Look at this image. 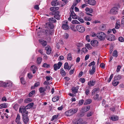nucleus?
<instances>
[{
    "label": "nucleus",
    "mask_w": 124,
    "mask_h": 124,
    "mask_svg": "<svg viewBox=\"0 0 124 124\" xmlns=\"http://www.w3.org/2000/svg\"><path fill=\"white\" fill-rule=\"evenodd\" d=\"M84 102V100L83 99L80 100L79 101V103H78L79 105H82Z\"/></svg>",
    "instance_id": "603ef678"
},
{
    "label": "nucleus",
    "mask_w": 124,
    "mask_h": 124,
    "mask_svg": "<svg viewBox=\"0 0 124 124\" xmlns=\"http://www.w3.org/2000/svg\"><path fill=\"white\" fill-rule=\"evenodd\" d=\"M28 76L29 79L33 77V76L31 73H28Z\"/></svg>",
    "instance_id": "6e6d98bb"
},
{
    "label": "nucleus",
    "mask_w": 124,
    "mask_h": 124,
    "mask_svg": "<svg viewBox=\"0 0 124 124\" xmlns=\"http://www.w3.org/2000/svg\"><path fill=\"white\" fill-rule=\"evenodd\" d=\"M42 66L45 68H49L50 67V65L49 64H47L46 63H44L43 64Z\"/></svg>",
    "instance_id": "37998d69"
},
{
    "label": "nucleus",
    "mask_w": 124,
    "mask_h": 124,
    "mask_svg": "<svg viewBox=\"0 0 124 124\" xmlns=\"http://www.w3.org/2000/svg\"><path fill=\"white\" fill-rule=\"evenodd\" d=\"M34 8L37 10H39V7L38 5H35L34 7Z\"/></svg>",
    "instance_id": "e2e57ef3"
},
{
    "label": "nucleus",
    "mask_w": 124,
    "mask_h": 124,
    "mask_svg": "<svg viewBox=\"0 0 124 124\" xmlns=\"http://www.w3.org/2000/svg\"><path fill=\"white\" fill-rule=\"evenodd\" d=\"M59 9V8L57 7H53L50 8V10L53 11H55L56 10H58Z\"/></svg>",
    "instance_id": "aec40b11"
},
{
    "label": "nucleus",
    "mask_w": 124,
    "mask_h": 124,
    "mask_svg": "<svg viewBox=\"0 0 124 124\" xmlns=\"http://www.w3.org/2000/svg\"><path fill=\"white\" fill-rule=\"evenodd\" d=\"M78 87H73L71 89L72 92L74 93H76L78 92Z\"/></svg>",
    "instance_id": "6ab92c4d"
},
{
    "label": "nucleus",
    "mask_w": 124,
    "mask_h": 124,
    "mask_svg": "<svg viewBox=\"0 0 124 124\" xmlns=\"http://www.w3.org/2000/svg\"><path fill=\"white\" fill-rule=\"evenodd\" d=\"M77 30L80 32L83 33L85 31V28L80 25H78L76 27Z\"/></svg>",
    "instance_id": "20e7f679"
},
{
    "label": "nucleus",
    "mask_w": 124,
    "mask_h": 124,
    "mask_svg": "<svg viewBox=\"0 0 124 124\" xmlns=\"http://www.w3.org/2000/svg\"><path fill=\"white\" fill-rule=\"evenodd\" d=\"M45 33L47 36H48L50 35H52V31L49 29L46 30Z\"/></svg>",
    "instance_id": "ddd939ff"
},
{
    "label": "nucleus",
    "mask_w": 124,
    "mask_h": 124,
    "mask_svg": "<svg viewBox=\"0 0 124 124\" xmlns=\"http://www.w3.org/2000/svg\"><path fill=\"white\" fill-rule=\"evenodd\" d=\"M91 36H92L93 37H95L96 36H97V34L96 33L94 32H93L92 33L90 34Z\"/></svg>",
    "instance_id": "69168bd1"
},
{
    "label": "nucleus",
    "mask_w": 124,
    "mask_h": 124,
    "mask_svg": "<svg viewBox=\"0 0 124 124\" xmlns=\"http://www.w3.org/2000/svg\"><path fill=\"white\" fill-rule=\"evenodd\" d=\"M37 68L36 66L34 65H32L31 66V70L33 71V74L35 73L36 71L35 70V69Z\"/></svg>",
    "instance_id": "cd10ccee"
},
{
    "label": "nucleus",
    "mask_w": 124,
    "mask_h": 124,
    "mask_svg": "<svg viewBox=\"0 0 124 124\" xmlns=\"http://www.w3.org/2000/svg\"><path fill=\"white\" fill-rule=\"evenodd\" d=\"M39 42L43 46H46L47 44V42L43 40L40 39L39 40Z\"/></svg>",
    "instance_id": "4468645a"
},
{
    "label": "nucleus",
    "mask_w": 124,
    "mask_h": 124,
    "mask_svg": "<svg viewBox=\"0 0 124 124\" xmlns=\"http://www.w3.org/2000/svg\"><path fill=\"white\" fill-rule=\"evenodd\" d=\"M106 38L108 40L112 41L115 40V37L112 34H109L107 36Z\"/></svg>",
    "instance_id": "0eeeda50"
},
{
    "label": "nucleus",
    "mask_w": 124,
    "mask_h": 124,
    "mask_svg": "<svg viewBox=\"0 0 124 124\" xmlns=\"http://www.w3.org/2000/svg\"><path fill=\"white\" fill-rule=\"evenodd\" d=\"M32 101V99L30 98H27L25 99L24 101L25 103H28Z\"/></svg>",
    "instance_id": "4c0bfd02"
},
{
    "label": "nucleus",
    "mask_w": 124,
    "mask_h": 124,
    "mask_svg": "<svg viewBox=\"0 0 124 124\" xmlns=\"http://www.w3.org/2000/svg\"><path fill=\"white\" fill-rule=\"evenodd\" d=\"M28 109V108H26L23 107L22 108H20L19 111L22 114V116L23 114H25V115H27L28 114V112L26 111V108Z\"/></svg>",
    "instance_id": "423d86ee"
},
{
    "label": "nucleus",
    "mask_w": 124,
    "mask_h": 124,
    "mask_svg": "<svg viewBox=\"0 0 124 124\" xmlns=\"http://www.w3.org/2000/svg\"><path fill=\"white\" fill-rule=\"evenodd\" d=\"M95 64V62L94 61H93L90 63L88 65V66L89 67L91 66L92 65H93V66H95L94 65Z\"/></svg>",
    "instance_id": "8fccbe9b"
},
{
    "label": "nucleus",
    "mask_w": 124,
    "mask_h": 124,
    "mask_svg": "<svg viewBox=\"0 0 124 124\" xmlns=\"http://www.w3.org/2000/svg\"><path fill=\"white\" fill-rule=\"evenodd\" d=\"M65 115L67 116H70L72 115L70 110L66 111L65 113Z\"/></svg>",
    "instance_id": "bb28decb"
},
{
    "label": "nucleus",
    "mask_w": 124,
    "mask_h": 124,
    "mask_svg": "<svg viewBox=\"0 0 124 124\" xmlns=\"http://www.w3.org/2000/svg\"><path fill=\"white\" fill-rule=\"evenodd\" d=\"M59 12L58 11H53L50 13V14H51L52 15H59Z\"/></svg>",
    "instance_id": "2f4dec72"
},
{
    "label": "nucleus",
    "mask_w": 124,
    "mask_h": 124,
    "mask_svg": "<svg viewBox=\"0 0 124 124\" xmlns=\"http://www.w3.org/2000/svg\"><path fill=\"white\" fill-rule=\"evenodd\" d=\"M100 91V89L99 88H96L93 90V91L95 93H98Z\"/></svg>",
    "instance_id": "f704fd0d"
},
{
    "label": "nucleus",
    "mask_w": 124,
    "mask_h": 124,
    "mask_svg": "<svg viewBox=\"0 0 124 124\" xmlns=\"http://www.w3.org/2000/svg\"><path fill=\"white\" fill-rule=\"evenodd\" d=\"M89 4L92 5H94L95 4V1L94 0H90Z\"/></svg>",
    "instance_id": "473e14b6"
},
{
    "label": "nucleus",
    "mask_w": 124,
    "mask_h": 124,
    "mask_svg": "<svg viewBox=\"0 0 124 124\" xmlns=\"http://www.w3.org/2000/svg\"><path fill=\"white\" fill-rule=\"evenodd\" d=\"M90 107L88 106L86 107H85L83 108L82 111L83 112H85L88 111L90 109Z\"/></svg>",
    "instance_id": "4be33fe9"
},
{
    "label": "nucleus",
    "mask_w": 124,
    "mask_h": 124,
    "mask_svg": "<svg viewBox=\"0 0 124 124\" xmlns=\"http://www.w3.org/2000/svg\"><path fill=\"white\" fill-rule=\"evenodd\" d=\"M85 93L87 95H88L90 93V91L88 89H86L85 91Z\"/></svg>",
    "instance_id": "338daca9"
},
{
    "label": "nucleus",
    "mask_w": 124,
    "mask_h": 124,
    "mask_svg": "<svg viewBox=\"0 0 124 124\" xmlns=\"http://www.w3.org/2000/svg\"><path fill=\"white\" fill-rule=\"evenodd\" d=\"M71 113L73 115V114L76 113L78 111V109H77L72 108L70 109Z\"/></svg>",
    "instance_id": "a878e982"
},
{
    "label": "nucleus",
    "mask_w": 124,
    "mask_h": 124,
    "mask_svg": "<svg viewBox=\"0 0 124 124\" xmlns=\"http://www.w3.org/2000/svg\"><path fill=\"white\" fill-rule=\"evenodd\" d=\"M48 21H49V23H55L56 22V20L53 17L50 18L48 19Z\"/></svg>",
    "instance_id": "2eb2a0df"
},
{
    "label": "nucleus",
    "mask_w": 124,
    "mask_h": 124,
    "mask_svg": "<svg viewBox=\"0 0 124 124\" xmlns=\"http://www.w3.org/2000/svg\"><path fill=\"white\" fill-rule=\"evenodd\" d=\"M21 119L20 116L18 114H17V117L16 118L15 122H20V120Z\"/></svg>",
    "instance_id": "7c9ffc66"
},
{
    "label": "nucleus",
    "mask_w": 124,
    "mask_h": 124,
    "mask_svg": "<svg viewBox=\"0 0 124 124\" xmlns=\"http://www.w3.org/2000/svg\"><path fill=\"white\" fill-rule=\"evenodd\" d=\"M12 85V84L10 82H1L0 83V87L3 86L6 87L7 86L11 87Z\"/></svg>",
    "instance_id": "39448f33"
},
{
    "label": "nucleus",
    "mask_w": 124,
    "mask_h": 124,
    "mask_svg": "<svg viewBox=\"0 0 124 124\" xmlns=\"http://www.w3.org/2000/svg\"><path fill=\"white\" fill-rule=\"evenodd\" d=\"M39 90L40 93H44L45 91H46V89L45 88L40 87L39 88Z\"/></svg>",
    "instance_id": "b1692460"
},
{
    "label": "nucleus",
    "mask_w": 124,
    "mask_h": 124,
    "mask_svg": "<svg viewBox=\"0 0 124 124\" xmlns=\"http://www.w3.org/2000/svg\"><path fill=\"white\" fill-rule=\"evenodd\" d=\"M23 122L25 124H27L29 120V119L27 115H25V114H23Z\"/></svg>",
    "instance_id": "6e6552de"
},
{
    "label": "nucleus",
    "mask_w": 124,
    "mask_h": 124,
    "mask_svg": "<svg viewBox=\"0 0 124 124\" xmlns=\"http://www.w3.org/2000/svg\"><path fill=\"white\" fill-rule=\"evenodd\" d=\"M54 25L53 23H47L46 24L45 28H50L51 29H53L54 28Z\"/></svg>",
    "instance_id": "1a4fd4ad"
},
{
    "label": "nucleus",
    "mask_w": 124,
    "mask_h": 124,
    "mask_svg": "<svg viewBox=\"0 0 124 124\" xmlns=\"http://www.w3.org/2000/svg\"><path fill=\"white\" fill-rule=\"evenodd\" d=\"M40 85V83L39 82H38L35 83L34 85V87H37Z\"/></svg>",
    "instance_id": "680f3d73"
},
{
    "label": "nucleus",
    "mask_w": 124,
    "mask_h": 124,
    "mask_svg": "<svg viewBox=\"0 0 124 124\" xmlns=\"http://www.w3.org/2000/svg\"><path fill=\"white\" fill-rule=\"evenodd\" d=\"M96 66H93L92 69L91 70H90L89 71V74L90 75H93L95 71Z\"/></svg>",
    "instance_id": "f8f14e48"
},
{
    "label": "nucleus",
    "mask_w": 124,
    "mask_h": 124,
    "mask_svg": "<svg viewBox=\"0 0 124 124\" xmlns=\"http://www.w3.org/2000/svg\"><path fill=\"white\" fill-rule=\"evenodd\" d=\"M120 27V25L119 24L116 23V24L115 28L116 29H118Z\"/></svg>",
    "instance_id": "774afa93"
},
{
    "label": "nucleus",
    "mask_w": 124,
    "mask_h": 124,
    "mask_svg": "<svg viewBox=\"0 0 124 124\" xmlns=\"http://www.w3.org/2000/svg\"><path fill=\"white\" fill-rule=\"evenodd\" d=\"M114 56L116 57L118 56V53L117 51L116 50H114L112 54Z\"/></svg>",
    "instance_id": "e433bc0d"
},
{
    "label": "nucleus",
    "mask_w": 124,
    "mask_h": 124,
    "mask_svg": "<svg viewBox=\"0 0 124 124\" xmlns=\"http://www.w3.org/2000/svg\"><path fill=\"white\" fill-rule=\"evenodd\" d=\"M119 83V82L116 81V80L114 79L112 82L113 85L115 86L117 85Z\"/></svg>",
    "instance_id": "c756f323"
},
{
    "label": "nucleus",
    "mask_w": 124,
    "mask_h": 124,
    "mask_svg": "<svg viewBox=\"0 0 124 124\" xmlns=\"http://www.w3.org/2000/svg\"><path fill=\"white\" fill-rule=\"evenodd\" d=\"M67 59L69 60H71L72 59L71 55L70 53H69L68 54L67 57Z\"/></svg>",
    "instance_id": "c03bdc74"
},
{
    "label": "nucleus",
    "mask_w": 124,
    "mask_h": 124,
    "mask_svg": "<svg viewBox=\"0 0 124 124\" xmlns=\"http://www.w3.org/2000/svg\"><path fill=\"white\" fill-rule=\"evenodd\" d=\"M99 95L96 94V95H95L94 97H93V98L94 100H101V97H99Z\"/></svg>",
    "instance_id": "412c9836"
},
{
    "label": "nucleus",
    "mask_w": 124,
    "mask_h": 124,
    "mask_svg": "<svg viewBox=\"0 0 124 124\" xmlns=\"http://www.w3.org/2000/svg\"><path fill=\"white\" fill-rule=\"evenodd\" d=\"M42 59L40 57H39L37 58V62L38 64H40L42 60Z\"/></svg>",
    "instance_id": "ea45409f"
},
{
    "label": "nucleus",
    "mask_w": 124,
    "mask_h": 124,
    "mask_svg": "<svg viewBox=\"0 0 124 124\" xmlns=\"http://www.w3.org/2000/svg\"><path fill=\"white\" fill-rule=\"evenodd\" d=\"M92 102V100L91 99H89L86 100L84 104L85 105H86L87 104H89L91 103Z\"/></svg>",
    "instance_id": "393cba45"
},
{
    "label": "nucleus",
    "mask_w": 124,
    "mask_h": 124,
    "mask_svg": "<svg viewBox=\"0 0 124 124\" xmlns=\"http://www.w3.org/2000/svg\"><path fill=\"white\" fill-rule=\"evenodd\" d=\"M85 47L88 49L90 50L92 47V46L89 44H87L85 45Z\"/></svg>",
    "instance_id": "de8ad7c7"
},
{
    "label": "nucleus",
    "mask_w": 124,
    "mask_h": 124,
    "mask_svg": "<svg viewBox=\"0 0 124 124\" xmlns=\"http://www.w3.org/2000/svg\"><path fill=\"white\" fill-rule=\"evenodd\" d=\"M111 120L113 121H116L118 119V117L117 116H112L110 117Z\"/></svg>",
    "instance_id": "dca6fc26"
},
{
    "label": "nucleus",
    "mask_w": 124,
    "mask_h": 124,
    "mask_svg": "<svg viewBox=\"0 0 124 124\" xmlns=\"http://www.w3.org/2000/svg\"><path fill=\"white\" fill-rule=\"evenodd\" d=\"M71 13L70 15V16H71L73 19H77L76 18L77 16L76 14L74 13L73 11H70Z\"/></svg>",
    "instance_id": "f3484780"
},
{
    "label": "nucleus",
    "mask_w": 124,
    "mask_h": 124,
    "mask_svg": "<svg viewBox=\"0 0 124 124\" xmlns=\"http://www.w3.org/2000/svg\"><path fill=\"white\" fill-rule=\"evenodd\" d=\"M35 90H33L31 91L29 94V96L31 97L35 93Z\"/></svg>",
    "instance_id": "09e8293b"
},
{
    "label": "nucleus",
    "mask_w": 124,
    "mask_h": 124,
    "mask_svg": "<svg viewBox=\"0 0 124 124\" xmlns=\"http://www.w3.org/2000/svg\"><path fill=\"white\" fill-rule=\"evenodd\" d=\"M106 35L103 32H98L97 34V37L100 41H103L105 39Z\"/></svg>",
    "instance_id": "f257e3e1"
},
{
    "label": "nucleus",
    "mask_w": 124,
    "mask_h": 124,
    "mask_svg": "<svg viewBox=\"0 0 124 124\" xmlns=\"http://www.w3.org/2000/svg\"><path fill=\"white\" fill-rule=\"evenodd\" d=\"M98 42L97 40H93L91 41V44L93 46L96 47L98 46Z\"/></svg>",
    "instance_id": "9d476101"
},
{
    "label": "nucleus",
    "mask_w": 124,
    "mask_h": 124,
    "mask_svg": "<svg viewBox=\"0 0 124 124\" xmlns=\"http://www.w3.org/2000/svg\"><path fill=\"white\" fill-rule=\"evenodd\" d=\"M71 29L74 31H76L75 26H71Z\"/></svg>",
    "instance_id": "4d7b16f0"
},
{
    "label": "nucleus",
    "mask_w": 124,
    "mask_h": 124,
    "mask_svg": "<svg viewBox=\"0 0 124 124\" xmlns=\"http://www.w3.org/2000/svg\"><path fill=\"white\" fill-rule=\"evenodd\" d=\"M95 81L94 80H91L88 83V85L89 86H93L95 84Z\"/></svg>",
    "instance_id": "a211bd4d"
},
{
    "label": "nucleus",
    "mask_w": 124,
    "mask_h": 124,
    "mask_svg": "<svg viewBox=\"0 0 124 124\" xmlns=\"http://www.w3.org/2000/svg\"><path fill=\"white\" fill-rule=\"evenodd\" d=\"M79 81L81 82L82 83H83L85 82V80L84 78H81L79 79Z\"/></svg>",
    "instance_id": "bf43d9fd"
},
{
    "label": "nucleus",
    "mask_w": 124,
    "mask_h": 124,
    "mask_svg": "<svg viewBox=\"0 0 124 124\" xmlns=\"http://www.w3.org/2000/svg\"><path fill=\"white\" fill-rule=\"evenodd\" d=\"M82 119H79L77 121L76 123H75V124H83V123L84 122H82Z\"/></svg>",
    "instance_id": "72a5a7b5"
},
{
    "label": "nucleus",
    "mask_w": 124,
    "mask_h": 124,
    "mask_svg": "<svg viewBox=\"0 0 124 124\" xmlns=\"http://www.w3.org/2000/svg\"><path fill=\"white\" fill-rule=\"evenodd\" d=\"M51 4L52 6H55L58 5L57 3V0H54L52 1L51 3Z\"/></svg>",
    "instance_id": "c85d7f7f"
},
{
    "label": "nucleus",
    "mask_w": 124,
    "mask_h": 124,
    "mask_svg": "<svg viewBox=\"0 0 124 124\" xmlns=\"http://www.w3.org/2000/svg\"><path fill=\"white\" fill-rule=\"evenodd\" d=\"M19 106L17 104H16L13 106V108L15 110H17L18 109Z\"/></svg>",
    "instance_id": "49530a36"
},
{
    "label": "nucleus",
    "mask_w": 124,
    "mask_h": 124,
    "mask_svg": "<svg viewBox=\"0 0 124 124\" xmlns=\"http://www.w3.org/2000/svg\"><path fill=\"white\" fill-rule=\"evenodd\" d=\"M59 99V96H56L52 98V100L53 102H55L58 101Z\"/></svg>",
    "instance_id": "5701e85b"
},
{
    "label": "nucleus",
    "mask_w": 124,
    "mask_h": 124,
    "mask_svg": "<svg viewBox=\"0 0 124 124\" xmlns=\"http://www.w3.org/2000/svg\"><path fill=\"white\" fill-rule=\"evenodd\" d=\"M34 105L33 103H29V104L27 105L26 107V108H31Z\"/></svg>",
    "instance_id": "58836bf2"
},
{
    "label": "nucleus",
    "mask_w": 124,
    "mask_h": 124,
    "mask_svg": "<svg viewBox=\"0 0 124 124\" xmlns=\"http://www.w3.org/2000/svg\"><path fill=\"white\" fill-rule=\"evenodd\" d=\"M64 68L65 69H68L69 68L68 64L67 62L65 63L64 65Z\"/></svg>",
    "instance_id": "79ce46f5"
},
{
    "label": "nucleus",
    "mask_w": 124,
    "mask_h": 124,
    "mask_svg": "<svg viewBox=\"0 0 124 124\" xmlns=\"http://www.w3.org/2000/svg\"><path fill=\"white\" fill-rule=\"evenodd\" d=\"M118 40L120 41L123 42L124 41V39L123 37H120L119 38Z\"/></svg>",
    "instance_id": "13d9d810"
},
{
    "label": "nucleus",
    "mask_w": 124,
    "mask_h": 124,
    "mask_svg": "<svg viewBox=\"0 0 124 124\" xmlns=\"http://www.w3.org/2000/svg\"><path fill=\"white\" fill-rule=\"evenodd\" d=\"M46 50V53L48 54H49L51 52V48L49 46L47 45L45 48Z\"/></svg>",
    "instance_id": "9b49d317"
},
{
    "label": "nucleus",
    "mask_w": 124,
    "mask_h": 124,
    "mask_svg": "<svg viewBox=\"0 0 124 124\" xmlns=\"http://www.w3.org/2000/svg\"><path fill=\"white\" fill-rule=\"evenodd\" d=\"M120 5L118 4L116 6V7L112 8L110 10V13L112 15H116L118 13V9L120 7Z\"/></svg>",
    "instance_id": "f03ea898"
},
{
    "label": "nucleus",
    "mask_w": 124,
    "mask_h": 124,
    "mask_svg": "<svg viewBox=\"0 0 124 124\" xmlns=\"http://www.w3.org/2000/svg\"><path fill=\"white\" fill-rule=\"evenodd\" d=\"M62 63L61 62H59L57 64L58 65V66L57 67L58 68V69H59L61 67V66L62 65Z\"/></svg>",
    "instance_id": "864d4df0"
},
{
    "label": "nucleus",
    "mask_w": 124,
    "mask_h": 124,
    "mask_svg": "<svg viewBox=\"0 0 124 124\" xmlns=\"http://www.w3.org/2000/svg\"><path fill=\"white\" fill-rule=\"evenodd\" d=\"M62 29L66 30H68L69 29L68 25V22L67 21H63L62 23Z\"/></svg>",
    "instance_id": "7ed1b4c3"
},
{
    "label": "nucleus",
    "mask_w": 124,
    "mask_h": 124,
    "mask_svg": "<svg viewBox=\"0 0 124 124\" xmlns=\"http://www.w3.org/2000/svg\"><path fill=\"white\" fill-rule=\"evenodd\" d=\"M58 117V115H56L53 116L51 120L52 121H53L54 119H56Z\"/></svg>",
    "instance_id": "3c124183"
},
{
    "label": "nucleus",
    "mask_w": 124,
    "mask_h": 124,
    "mask_svg": "<svg viewBox=\"0 0 124 124\" xmlns=\"http://www.w3.org/2000/svg\"><path fill=\"white\" fill-rule=\"evenodd\" d=\"M56 64H54V69L55 70H56L58 69Z\"/></svg>",
    "instance_id": "0e129e2a"
},
{
    "label": "nucleus",
    "mask_w": 124,
    "mask_h": 124,
    "mask_svg": "<svg viewBox=\"0 0 124 124\" xmlns=\"http://www.w3.org/2000/svg\"><path fill=\"white\" fill-rule=\"evenodd\" d=\"M71 23L73 24H79L80 23L77 20H74L72 21Z\"/></svg>",
    "instance_id": "a18cd8bd"
},
{
    "label": "nucleus",
    "mask_w": 124,
    "mask_h": 124,
    "mask_svg": "<svg viewBox=\"0 0 124 124\" xmlns=\"http://www.w3.org/2000/svg\"><path fill=\"white\" fill-rule=\"evenodd\" d=\"M69 37V35L67 33H65L63 35L64 38L67 39Z\"/></svg>",
    "instance_id": "5fc2aeb1"
},
{
    "label": "nucleus",
    "mask_w": 124,
    "mask_h": 124,
    "mask_svg": "<svg viewBox=\"0 0 124 124\" xmlns=\"http://www.w3.org/2000/svg\"><path fill=\"white\" fill-rule=\"evenodd\" d=\"M100 29L102 31L106 29V26L103 24L101 25L100 26Z\"/></svg>",
    "instance_id": "a19ab883"
},
{
    "label": "nucleus",
    "mask_w": 124,
    "mask_h": 124,
    "mask_svg": "<svg viewBox=\"0 0 124 124\" xmlns=\"http://www.w3.org/2000/svg\"><path fill=\"white\" fill-rule=\"evenodd\" d=\"M121 78V76L120 75L116 76L114 77V79L115 80H119Z\"/></svg>",
    "instance_id": "c9c22d12"
},
{
    "label": "nucleus",
    "mask_w": 124,
    "mask_h": 124,
    "mask_svg": "<svg viewBox=\"0 0 124 124\" xmlns=\"http://www.w3.org/2000/svg\"><path fill=\"white\" fill-rule=\"evenodd\" d=\"M121 66L120 65H118L117 66L116 71L117 72H119L120 71V70L121 68Z\"/></svg>",
    "instance_id": "052dcab7"
}]
</instances>
